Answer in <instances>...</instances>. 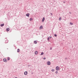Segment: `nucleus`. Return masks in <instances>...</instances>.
I'll return each instance as SVG.
<instances>
[{
    "label": "nucleus",
    "mask_w": 78,
    "mask_h": 78,
    "mask_svg": "<svg viewBox=\"0 0 78 78\" xmlns=\"http://www.w3.org/2000/svg\"><path fill=\"white\" fill-rule=\"evenodd\" d=\"M54 36H55V37H56V36H57V35L55 34L54 35Z\"/></svg>",
    "instance_id": "obj_20"
},
{
    "label": "nucleus",
    "mask_w": 78,
    "mask_h": 78,
    "mask_svg": "<svg viewBox=\"0 0 78 78\" xmlns=\"http://www.w3.org/2000/svg\"><path fill=\"white\" fill-rule=\"evenodd\" d=\"M55 73H58V72L57 71H56V72H55Z\"/></svg>",
    "instance_id": "obj_21"
},
{
    "label": "nucleus",
    "mask_w": 78,
    "mask_h": 78,
    "mask_svg": "<svg viewBox=\"0 0 78 78\" xmlns=\"http://www.w3.org/2000/svg\"><path fill=\"white\" fill-rule=\"evenodd\" d=\"M70 25H73V23H70Z\"/></svg>",
    "instance_id": "obj_18"
},
{
    "label": "nucleus",
    "mask_w": 78,
    "mask_h": 78,
    "mask_svg": "<svg viewBox=\"0 0 78 78\" xmlns=\"http://www.w3.org/2000/svg\"><path fill=\"white\" fill-rule=\"evenodd\" d=\"M47 65H48L49 66H50V64H51V63L50 62H47Z\"/></svg>",
    "instance_id": "obj_1"
},
{
    "label": "nucleus",
    "mask_w": 78,
    "mask_h": 78,
    "mask_svg": "<svg viewBox=\"0 0 78 78\" xmlns=\"http://www.w3.org/2000/svg\"><path fill=\"white\" fill-rule=\"evenodd\" d=\"M43 29V27L42 26H41L40 27V29L41 30Z\"/></svg>",
    "instance_id": "obj_4"
},
{
    "label": "nucleus",
    "mask_w": 78,
    "mask_h": 78,
    "mask_svg": "<svg viewBox=\"0 0 78 78\" xmlns=\"http://www.w3.org/2000/svg\"><path fill=\"white\" fill-rule=\"evenodd\" d=\"M29 15H30V14H29V13H28L26 15V16H27V17H29Z\"/></svg>",
    "instance_id": "obj_11"
},
{
    "label": "nucleus",
    "mask_w": 78,
    "mask_h": 78,
    "mask_svg": "<svg viewBox=\"0 0 78 78\" xmlns=\"http://www.w3.org/2000/svg\"><path fill=\"white\" fill-rule=\"evenodd\" d=\"M56 70H59V67L57 66L56 68Z\"/></svg>",
    "instance_id": "obj_2"
},
{
    "label": "nucleus",
    "mask_w": 78,
    "mask_h": 78,
    "mask_svg": "<svg viewBox=\"0 0 78 78\" xmlns=\"http://www.w3.org/2000/svg\"><path fill=\"white\" fill-rule=\"evenodd\" d=\"M44 20H45V18L43 17V19L42 20V22H44Z\"/></svg>",
    "instance_id": "obj_5"
},
{
    "label": "nucleus",
    "mask_w": 78,
    "mask_h": 78,
    "mask_svg": "<svg viewBox=\"0 0 78 78\" xmlns=\"http://www.w3.org/2000/svg\"><path fill=\"white\" fill-rule=\"evenodd\" d=\"M27 73H28L27 71H26L24 72V74H25L26 75H27Z\"/></svg>",
    "instance_id": "obj_6"
},
{
    "label": "nucleus",
    "mask_w": 78,
    "mask_h": 78,
    "mask_svg": "<svg viewBox=\"0 0 78 78\" xmlns=\"http://www.w3.org/2000/svg\"><path fill=\"white\" fill-rule=\"evenodd\" d=\"M34 42L35 44H37V42L36 41H34Z\"/></svg>",
    "instance_id": "obj_7"
},
{
    "label": "nucleus",
    "mask_w": 78,
    "mask_h": 78,
    "mask_svg": "<svg viewBox=\"0 0 78 78\" xmlns=\"http://www.w3.org/2000/svg\"><path fill=\"white\" fill-rule=\"evenodd\" d=\"M20 51V50L19 49H18L17 50V52H19Z\"/></svg>",
    "instance_id": "obj_16"
},
{
    "label": "nucleus",
    "mask_w": 78,
    "mask_h": 78,
    "mask_svg": "<svg viewBox=\"0 0 78 78\" xmlns=\"http://www.w3.org/2000/svg\"><path fill=\"white\" fill-rule=\"evenodd\" d=\"M7 31H9V28H7L6 29Z\"/></svg>",
    "instance_id": "obj_9"
},
{
    "label": "nucleus",
    "mask_w": 78,
    "mask_h": 78,
    "mask_svg": "<svg viewBox=\"0 0 78 78\" xmlns=\"http://www.w3.org/2000/svg\"><path fill=\"white\" fill-rule=\"evenodd\" d=\"M51 37H49L48 38V41H49V39H51Z\"/></svg>",
    "instance_id": "obj_8"
},
{
    "label": "nucleus",
    "mask_w": 78,
    "mask_h": 78,
    "mask_svg": "<svg viewBox=\"0 0 78 78\" xmlns=\"http://www.w3.org/2000/svg\"><path fill=\"white\" fill-rule=\"evenodd\" d=\"M61 20V17H60L59 18V20Z\"/></svg>",
    "instance_id": "obj_17"
},
{
    "label": "nucleus",
    "mask_w": 78,
    "mask_h": 78,
    "mask_svg": "<svg viewBox=\"0 0 78 78\" xmlns=\"http://www.w3.org/2000/svg\"><path fill=\"white\" fill-rule=\"evenodd\" d=\"M30 21H31V20H33V18H30Z\"/></svg>",
    "instance_id": "obj_14"
},
{
    "label": "nucleus",
    "mask_w": 78,
    "mask_h": 78,
    "mask_svg": "<svg viewBox=\"0 0 78 78\" xmlns=\"http://www.w3.org/2000/svg\"><path fill=\"white\" fill-rule=\"evenodd\" d=\"M44 59H45V58H44Z\"/></svg>",
    "instance_id": "obj_22"
},
{
    "label": "nucleus",
    "mask_w": 78,
    "mask_h": 78,
    "mask_svg": "<svg viewBox=\"0 0 78 78\" xmlns=\"http://www.w3.org/2000/svg\"><path fill=\"white\" fill-rule=\"evenodd\" d=\"M44 52H42L41 53V55H44Z\"/></svg>",
    "instance_id": "obj_15"
},
{
    "label": "nucleus",
    "mask_w": 78,
    "mask_h": 78,
    "mask_svg": "<svg viewBox=\"0 0 78 78\" xmlns=\"http://www.w3.org/2000/svg\"><path fill=\"white\" fill-rule=\"evenodd\" d=\"M9 59H10V58L8 57V58H7L8 61H9Z\"/></svg>",
    "instance_id": "obj_13"
},
{
    "label": "nucleus",
    "mask_w": 78,
    "mask_h": 78,
    "mask_svg": "<svg viewBox=\"0 0 78 78\" xmlns=\"http://www.w3.org/2000/svg\"><path fill=\"white\" fill-rule=\"evenodd\" d=\"M1 27H3V26H4V24H2L1 25Z\"/></svg>",
    "instance_id": "obj_12"
},
{
    "label": "nucleus",
    "mask_w": 78,
    "mask_h": 78,
    "mask_svg": "<svg viewBox=\"0 0 78 78\" xmlns=\"http://www.w3.org/2000/svg\"><path fill=\"white\" fill-rule=\"evenodd\" d=\"M3 61L5 62H7V60H6V59L5 58H4L3 59Z\"/></svg>",
    "instance_id": "obj_3"
},
{
    "label": "nucleus",
    "mask_w": 78,
    "mask_h": 78,
    "mask_svg": "<svg viewBox=\"0 0 78 78\" xmlns=\"http://www.w3.org/2000/svg\"><path fill=\"white\" fill-rule=\"evenodd\" d=\"M51 71L52 72H54V71H55V70L53 69L51 70Z\"/></svg>",
    "instance_id": "obj_19"
},
{
    "label": "nucleus",
    "mask_w": 78,
    "mask_h": 78,
    "mask_svg": "<svg viewBox=\"0 0 78 78\" xmlns=\"http://www.w3.org/2000/svg\"><path fill=\"white\" fill-rule=\"evenodd\" d=\"M38 52H37V51H35V55H37L38 53Z\"/></svg>",
    "instance_id": "obj_10"
}]
</instances>
